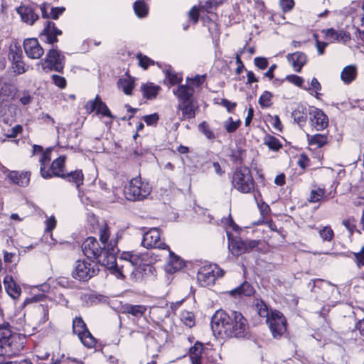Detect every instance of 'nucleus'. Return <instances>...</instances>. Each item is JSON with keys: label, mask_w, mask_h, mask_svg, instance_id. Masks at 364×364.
<instances>
[{"label": "nucleus", "mask_w": 364, "mask_h": 364, "mask_svg": "<svg viewBox=\"0 0 364 364\" xmlns=\"http://www.w3.org/2000/svg\"><path fill=\"white\" fill-rule=\"evenodd\" d=\"M109 228L105 225L100 229V242L94 237H88L82 245V250L88 259L105 267L117 279H122L124 277L123 270L117 263V255L119 252L118 239L122 234L118 232L116 237L109 241Z\"/></svg>", "instance_id": "1"}, {"label": "nucleus", "mask_w": 364, "mask_h": 364, "mask_svg": "<svg viewBox=\"0 0 364 364\" xmlns=\"http://www.w3.org/2000/svg\"><path fill=\"white\" fill-rule=\"evenodd\" d=\"M25 337L14 333L9 322L0 320V355L11 357L17 355L24 347Z\"/></svg>", "instance_id": "2"}, {"label": "nucleus", "mask_w": 364, "mask_h": 364, "mask_svg": "<svg viewBox=\"0 0 364 364\" xmlns=\"http://www.w3.org/2000/svg\"><path fill=\"white\" fill-rule=\"evenodd\" d=\"M151 192V186L140 176L132 178L124 188L125 198L130 201H141Z\"/></svg>", "instance_id": "3"}, {"label": "nucleus", "mask_w": 364, "mask_h": 364, "mask_svg": "<svg viewBox=\"0 0 364 364\" xmlns=\"http://www.w3.org/2000/svg\"><path fill=\"white\" fill-rule=\"evenodd\" d=\"M231 182L232 187L242 193H250L255 189L252 172L246 166H240L235 169Z\"/></svg>", "instance_id": "4"}, {"label": "nucleus", "mask_w": 364, "mask_h": 364, "mask_svg": "<svg viewBox=\"0 0 364 364\" xmlns=\"http://www.w3.org/2000/svg\"><path fill=\"white\" fill-rule=\"evenodd\" d=\"M228 338H245L248 333V323L244 316L239 311H230Z\"/></svg>", "instance_id": "5"}, {"label": "nucleus", "mask_w": 364, "mask_h": 364, "mask_svg": "<svg viewBox=\"0 0 364 364\" xmlns=\"http://www.w3.org/2000/svg\"><path fill=\"white\" fill-rule=\"evenodd\" d=\"M230 311L218 310L212 316L211 328L215 335L228 337V328L231 321Z\"/></svg>", "instance_id": "6"}, {"label": "nucleus", "mask_w": 364, "mask_h": 364, "mask_svg": "<svg viewBox=\"0 0 364 364\" xmlns=\"http://www.w3.org/2000/svg\"><path fill=\"white\" fill-rule=\"evenodd\" d=\"M99 269L96 264L87 262L85 259L77 260L72 272L74 279L85 282L97 274Z\"/></svg>", "instance_id": "7"}, {"label": "nucleus", "mask_w": 364, "mask_h": 364, "mask_svg": "<svg viewBox=\"0 0 364 364\" xmlns=\"http://www.w3.org/2000/svg\"><path fill=\"white\" fill-rule=\"evenodd\" d=\"M73 331L78 336L84 346L87 348H92L95 346L97 341L91 334L81 317H76L73 319Z\"/></svg>", "instance_id": "8"}, {"label": "nucleus", "mask_w": 364, "mask_h": 364, "mask_svg": "<svg viewBox=\"0 0 364 364\" xmlns=\"http://www.w3.org/2000/svg\"><path fill=\"white\" fill-rule=\"evenodd\" d=\"M65 56L60 50L53 48L49 50L46 58L43 60L42 67L46 71H55L63 73L64 68Z\"/></svg>", "instance_id": "9"}, {"label": "nucleus", "mask_w": 364, "mask_h": 364, "mask_svg": "<svg viewBox=\"0 0 364 364\" xmlns=\"http://www.w3.org/2000/svg\"><path fill=\"white\" fill-rule=\"evenodd\" d=\"M274 338H280L287 331V320L279 311L271 310L266 319Z\"/></svg>", "instance_id": "10"}, {"label": "nucleus", "mask_w": 364, "mask_h": 364, "mask_svg": "<svg viewBox=\"0 0 364 364\" xmlns=\"http://www.w3.org/2000/svg\"><path fill=\"white\" fill-rule=\"evenodd\" d=\"M224 271L216 265H208L201 267L198 272V281L203 287H209L214 284L217 277H221Z\"/></svg>", "instance_id": "11"}, {"label": "nucleus", "mask_w": 364, "mask_h": 364, "mask_svg": "<svg viewBox=\"0 0 364 364\" xmlns=\"http://www.w3.org/2000/svg\"><path fill=\"white\" fill-rule=\"evenodd\" d=\"M141 245L147 249L159 248L166 250L168 248V245L161 240V233L157 228H151L144 233Z\"/></svg>", "instance_id": "12"}, {"label": "nucleus", "mask_w": 364, "mask_h": 364, "mask_svg": "<svg viewBox=\"0 0 364 364\" xmlns=\"http://www.w3.org/2000/svg\"><path fill=\"white\" fill-rule=\"evenodd\" d=\"M85 109L89 114L96 110L97 114H101L104 117H107L111 119L115 118V117L112 115L107 105L102 101L99 95H96L94 100L87 102L85 105Z\"/></svg>", "instance_id": "13"}, {"label": "nucleus", "mask_w": 364, "mask_h": 364, "mask_svg": "<svg viewBox=\"0 0 364 364\" xmlns=\"http://www.w3.org/2000/svg\"><path fill=\"white\" fill-rule=\"evenodd\" d=\"M60 35L62 31L55 26V23L48 21L40 34V38L47 43L53 44L58 41L57 36Z\"/></svg>", "instance_id": "14"}, {"label": "nucleus", "mask_w": 364, "mask_h": 364, "mask_svg": "<svg viewBox=\"0 0 364 364\" xmlns=\"http://www.w3.org/2000/svg\"><path fill=\"white\" fill-rule=\"evenodd\" d=\"M23 48L26 55L31 59H39L44 53L36 38H28L23 42Z\"/></svg>", "instance_id": "15"}, {"label": "nucleus", "mask_w": 364, "mask_h": 364, "mask_svg": "<svg viewBox=\"0 0 364 364\" xmlns=\"http://www.w3.org/2000/svg\"><path fill=\"white\" fill-rule=\"evenodd\" d=\"M65 156H60L58 158L55 159L46 170V172H47L50 176L44 178L48 179L51 178L53 177H64L65 173Z\"/></svg>", "instance_id": "16"}, {"label": "nucleus", "mask_w": 364, "mask_h": 364, "mask_svg": "<svg viewBox=\"0 0 364 364\" xmlns=\"http://www.w3.org/2000/svg\"><path fill=\"white\" fill-rule=\"evenodd\" d=\"M309 114L311 125L316 130H323L327 127L328 124V118L321 109L315 108Z\"/></svg>", "instance_id": "17"}, {"label": "nucleus", "mask_w": 364, "mask_h": 364, "mask_svg": "<svg viewBox=\"0 0 364 364\" xmlns=\"http://www.w3.org/2000/svg\"><path fill=\"white\" fill-rule=\"evenodd\" d=\"M198 109V103L193 100L186 102H181L178 105V109L181 110L182 112L181 120L194 118Z\"/></svg>", "instance_id": "18"}, {"label": "nucleus", "mask_w": 364, "mask_h": 364, "mask_svg": "<svg viewBox=\"0 0 364 364\" xmlns=\"http://www.w3.org/2000/svg\"><path fill=\"white\" fill-rule=\"evenodd\" d=\"M166 250L168 252L169 258L167 264L165 265V270L168 273L173 274L181 269L184 267L185 264L183 259L176 255L168 247Z\"/></svg>", "instance_id": "19"}, {"label": "nucleus", "mask_w": 364, "mask_h": 364, "mask_svg": "<svg viewBox=\"0 0 364 364\" xmlns=\"http://www.w3.org/2000/svg\"><path fill=\"white\" fill-rule=\"evenodd\" d=\"M288 62L292 65L294 70L300 73L302 68L306 65L307 58L302 52L289 53L287 56Z\"/></svg>", "instance_id": "20"}, {"label": "nucleus", "mask_w": 364, "mask_h": 364, "mask_svg": "<svg viewBox=\"0 0 364 364\" xmlns=\"http://www.w3.org/2000/svg\"><path fill=\"white\" fill-rule=\"evenodd\" d=\"M17 13L21 16L22 21L29 25H33L38 19V15L35 13L30 6L22 5L17 9Z\"/></svg>", "instance_id": "21"}, {"label": "nucleus", "mask_w": 364, "mask_h": 364, "mask_svg": "<svg viewBox=\"0 0 364 364\" xmlns=\"http://www.w3.org/2000/svg\"><path fill=\"white\" fill-rule=\"evenodd\" d=\"M173 92L181 102H186L193 100L194 89L187 85H181L176 89L173 90Z\"/></svg>", "instance_id": "22"}, {"label": "nucleus", "mask_w": 364, "mask_h": 364, "mask_svg": "<svg viewBox=\"0 0 364 364\" xmlns=\"http://www.w3.org/2000/svg\"><path fill=\"white\" fill-rule=\"evenodd\" d=\"M4 284L7 294L14 299H18L21 294V288L18 285L13 277L6 275L4 279Z\"/></svg>", "instance_id": "23"}, {"label": "nucleus", "mask_w": 364, "mask_h": 364, "mask_svg": "<svg viewBox=\"0 0 364 364\" xmlns=\"http://www.w3.org/2000/svg\"><path fill=\"white\" fill-rule=\"evenodd\" d=\"M254 287L247 282H244L237 287L230 291V295L233 297L251 296L255 294Z\"/></svg>", "instance_id": "24"}, {"label": "nucleus", "mask_w": 364, "mask_h": 364, "mask_svg": "<svg viewBox=\"0 0 364 364\" xmlns=\"http://www.w3.org/2000/svg\"><path fill=\"white\" fill-rule=\"evenodd\" d=\"M146 311V306L144 305H134L125 304L122 306V313L124 314L132 315L136 318L143 316Z\"/></svg>", "instance_id": "25"}, {"label": "nucleus", "mask_w": 364, "mask_h": 364, "mask_svg": "<svg viewBox=\"0 0 364 364\" xmlns=\"http://www.w3.org/2000/svg\"><path fill=\"white\" fill-rule=\"evenodd\" d=\"M9 177L14 183L26 187L29 184L31 173L29 171L22 173L13 171L9 174Z\"/></svg>", "instance_id": "26"}, {"label": "nucleus", "mask_w": 364, "mask_h": 364, "mask_svg": "<svg viewBox=\"0 0 364 364\" xmlns=\"http://www.w3.org/2000/svg\"><path fill=\"white\" fill-rule=\"evenodd\" d=\"M357 76V68L354 65L346 66L341 73V78L345 84L352 82Z\"/></svg>", "instance_id": "27"}, {"label": "nucleus", "mask_w": 364, "mask_h": 364, "mask_svg": "<svg viewBox=\"0 0 364 364\" xmlns=\"http://www.w3.org/2000/svg\"><path fill=\"white\" fill-rule=\"evenodd\" d=\"M70 183H73L78 188L83 184L84 176L82 170H75L69 173H65L64 177H62Z\"/></svg>", "instance_id": "28"}, {"label": "nucleus", "mask_w": 364, "mask_h": 364, "mask_svg": "<svg viewBox=\"0 0 364 364\" xmlns=\"http://www.w3.org/2000/svg\"><path fill=\"white\" fill-rule=\"evenodd\" d=\"M50 154L51 150L48 149L43 153H41L40 156V173L43 178H46L50 176L47 172H46V170L50 165V161L51 159Z\"/></svg>", "instance_id": "29"}, {"label": "nucleus", "mask_w": 364, "mask_h": 364, "mask_svg": "<svg viewBox=\"0 0 364 364\" xmlns=\"http://www.w3.org/2000/svg\"><path fill=\"white\" fill-rule=\"evenodd\" d=\"M229 250L235 256H238L247 252L245 242L240 239L229 240Z\"/></svg>", "instance_id": "30"}, {"label": "nucleus", "mask_w": 364, "mask_h": 364, "mask_svg": "<svg viewBox=\"0 0 364 364\" xmlns=\"http://www.w3.org/2000/svg\"><path fill=\"white\" fill-rule=\"evenodd\" d=\"M291 116L295 122L300 127L303 126L307 119L306 108L302 105H298L296 108L293 110Z\"/></svg>", "instance_id": "31"}, {"label": "nucleus", "mask_w": 364, "mask_h": 364, "mask_svg": "<svg viewBox=\"0 0 364 364\" xmlns=\"http://www.w3.org/2000/svg\"><path fill=\"white\" fill-rule=\"evenodd\" d=\"M161 87L158 85H154L153 83H146L141 86L144 97L147 100H151L156 97Z\"/></svg>", "instance_id": "32"}, {"label": "nucleus", "mask_w": 364, "mask_h": 364, "mask_svg": "<svg viewBox=\"0 0 364 364\" xmlns=\"http://www.w3.org/2000/svg\"><path fill=\"white\" fill-rule=\"evenodd\" d=\"M117 86L125 95H131L134 87V79L130 77L119 78L117 82Z\"/></svg>", "instance_id": "33"}, {"label": "nucleus", "mask_w": 364, "mask_h": 364, "mask_svg": "<svg viewBox=\"0 0 364 364\" xmlns=\"http://www.w3.org/2000/svg\"><path fill=\"white\" fill-rule=\"evenodd\" d=\"M263 144L272 151H278L282 147L279 139L271 134H266L264 136Z\"/></svg>", "instance_id": "34"}, {"label": "nucleus", "mask_w": 364, "mask_h": 364, "mask_svg": "<svg viewBox=\"0 0 364 364\" xmlns=\"http://www.w3.org/2000/svg\"><path fill=\"white\" fill-rule=\"evenodd\" d=\"M133 9L135 14L139 18H144L147 16L149 7L144 0H137L134 3Z\"/></svg>", "instance_id": "35"}, {"label": "nucleus", "mask_w": 364, "mask_h": 364, "mask_svg": "<svg viewBox=\"0 0 364 364\" xmlns=\"http://www.w3.org/2000/svg\"><path fill=\"white\" fill-rule=\"evenodd\" d=\"M150 314L159 321H163L169 316V311L164 307L152 306L150 309Z\"/></svg>", "instance_id": "36"}, {"label": "nucleus", "mask_w": 364, "mask_h": 364, "mask_svg": "<svg viewBox=\"0 0 364 364\" xmlns=\"http://www.w3.org/2000/svg\"><path fill=\"white\" fill-rule=\"evenodd\" d=\"M180 318L182 323L188 328H192L196 324L195 316L191 311H181Z\"/></svg>", "instance_id": "37"}, {"label": "nucleus", "mask_w": 364, "mask_h": 364, "mask_svg": "<svg viewBox=\"0 0 364 364\" xmlns=\"http://www.w3.org/2000/svg\"><path fill=\"white\" fill-rule=\"evenodd\" d=\"M12 95L11 86L6 82H0V103L6 101Z\"/></svg>", "instance_id": "38"}, {"label": "nucleus", "mask_w": 364, "mask_h": 364, "mask_svg": "<svg viewBox=\"0 0 364 364\" xmlns=\"http://www.w3.org/2000/svg\"><path fill=\"white\" fill-rule=\"evenodd\" d=\"M198 130L209 140H213L215 134L207 122L203 121L198 124Z\"/></svg>", "instance_id": "39"}, {"label": "nucleus", "mask_w": 364, "mask_h": 364, "mask_svg": "<svg viewBox=\"0 0 364 364\" xmlns=\"http://www.w3.org/2000/svg\"><path fill=\"white\" fill-rule=\"evenodd\" d=\"M240 125L241 121L240 119L234 121L231 117L225 120L223 123L224 128L228 133L235 132Z\"/></svg>", "instance_id": "40"}, {"label": "nucleus", "mask_w": 364, "mask_h": 364, "mask_svg": "<svg viewBox=\"0 0 364 364\" xmlns=\"http://www.w3.org/2000/svg\"><path fill=\"white\" fill-rule=\"evenodd\" d=\"M327 136L324 134H317L312 135L309 139V142L311 145H316L318 147H322L327 144Z\"/></svg>", "instance_id": "41"}, {"label": "nucleus", "mask_w": 364, "mask_h": 364, "mask_svg": "<svg viewBox=\"0 0 364 364\" xmlns=\"http://www.w3.org/2000/svg\"><path fill=\"white\" fill-rule=\"evenodd\" d=\"M203 349V345L200 342L197 341L193 346L189 349V353L191 360L194 357L198 360H200V355Z\"/></svg>", "instance_id": "42"}, {"label": "nucleus", "mask_w": 364, "mask_h": 364, "mask_svg": "<svg viewBox=\"0 0 364 364\" xmlns=\"http://www.w3.org/2000/svg\"><path fill=\"white\" fill-rule=\"evenodd\" d=\"M224 0H206L205 4L200 6L201 9L205 10L207 13H212L220 6Z\"/></svg>", "instance_id": "43"}, {"label": "nucleus", "mask_w": 364, "mask_h": 364, "mask_svg": "<svg viewBox=\"0 0 364 364\" xmlns=\"http://www.w3.org/2000/svg\"><path fill=\"white\" fill-rule=\"evenodd\" d=\"M272 94L264 91L259 98V104L262 108H267L272 105Z\"/></svg>", "instance_id": "44"}, {"label": "nucleus", "mask_w": 364, "mask_h": 364, "mask_svg": "<svg viewBox=\"0 0 364 364\" xmlns=\"http://www.w3.org/2000/svg\"><path fill=\"white\" fill-rule=\"evenodd\" d=\"M319 235L323 241L331 242L334 237V232L330 226H325L319 230Z\"/></svg>", "instance_id": "45"}, {"label": "nucleus", "mask_w": 364, "mask_h": 364, "mask_svg": "<svg viewBox=\"0 0 364 364\" xmlns=\"http://www.w3.org/2000/svg\"><path fill=\"white\" fill-rule=\"evenodd\" d=\"M256 309L260 317L267 318L270 315L267 305L263 301H258L256 304Z\"/></svg>", "instance_id": "46"}, {"label": "nucleus", "mask_w": 364, "mask_h": 364, "mask_svg": "<svg viewBox=\"0 0 364 364\" xmlns=\"http://www.w3.org/2000/svg\"><path fill=\"white\" fill-rule=\"evenodd\" d=\"M325 194V189L321 188H318L316 189L312 190L310 193L309 201L311 203H316L320 201Z\"/></svg>", "instance_id": "47"}, {"label": "nucleus", "mask_w": 364, "mask_h": 364, "mask_svg": "<svg viewBox=\"0 0 364 364\" xmlns=\"http://www.w3.org/2000/svg\"><path fill=\"white\" fill-rule=\"evenodd\" d=\"M136 58L139 60V65L144 69H147L150 65H154V61L141 53L136 55Z\"/></svg>", "instance_id": "48"}, {"label": "nucleus", "mask_w": 364, "mask_h": 364, "mask_svg": "<svg viewBox=\"0 0 364 364\" xmlns=\"http://www.w3.org/2000/svg\"><path fill=\"white\" fill-rule=\"evenodd\" d=\"M166 78L168 80V82L171 85H175L180 83L182 80V77L176 73L175 71L171 70H168L166 72Z\"/></svg>", "instance_id": "49"}, {"label": "nucleus", "mask_w": 364, "mask_h": 364, "mask_svg": "<svg viewBox=\"0 0 364 364\" xmlns=\"http://www.w3.org/2000/svg\"><path fill=\"white\" fill-rule=\"evenodd\" d=\"M22 58V50L17 46H11L9 53V58L11 60H21Z\"/></svg>", "instance_id": "50"}, {"label": "nucleus", "mask_w": 364, "mask_h": 364, "mask_svg": "<svg viewBox=\"0 0 364 364\" xmlns=\"http://www.w3.org/2000/svg\"><path fill=\"white\" fill-rule=\"evenodd\" d=\"M245 151L240 148H236L231 150L230 159L235 163H242V154Z\"/></svg>", "instance_id": "51"}, {"label": "nucleus", "mask_w": 364, "mask_h": 364, "mask_svg": "<svg viewBox=\"0 0 364 364\" xmlns=\"http://www.w3.org/2000/svg\"><path fill=\"white\" fill-rule=\"evenodd\" d=\"M143 119L148 126H156L159 119V117L158 114L154 113L144 116Z\"/></svg>", "instance_id": "52"}, {"label": "nucleus", "mask_w": 364, "mask_h": 364, "mask_svg": "<svg viewBox=\"0 0 364 364\" xmlns=\"http://www.w3.org/2000/svg\"><path fill=\"white\" fill-rule=\"evenodd\" d=\"M13 63V69L14 73L17 75L22 74L26 72L25 65L23 62L21 60H14Z\"/></svg>", "instance_id": "53"}, {"label": "nucleus", "mask_w": 364, "mask_h": 364, "mask_svg": "<svg viewBox=\"0 0 364 364\" xmlns=\"http://www.w3.org/2000/svg\"><path fill=\"white\" fill-rule=\"evenodd\" d=\"M52 80L53 83L60 89L65 88L67 85L66 80L64 77L58 75H52Z\"/></svg>", "instance_id": "54"}, {"label": "nucleus", "mask_w": 364, "mask_h": 364, "mask_svg": "<svg viewBox=\"0 0 364 364\" xmlns=\"http://www.w3.org/2000/svg\"><path fill=\"white\" fill-rule=\"evenodd\" d=\"M306 90H315L316 91V97H318V91L321 90V85L316 77H313L311 79L310 86L309 87H303Z\"/></svg>", "instance_id": "55"}, {"label": "nucleus", "mask_w": 364, "mask_h": 364, "mask_svg": "<svg viewBox=\"0 0 364 364\" xmlns=\"http://www.w3.org/2000/svg\"><path fill=\"white\" fill-rule=\"evenodd\" d=\"M343 225L346 228L347 230L353 234L354 230L356 229V221L354 218H350L343 220Z\"/></svg>", "instance_id": "56"}, {"label": "nucleus", "mask_w": 364, "mask_h": 364, "mask_svg": "<svg viewBox=\"0 0 364 364\" xmlns=\"http://www.w3.org/2000/svg\"><path fill=\"white\" fill-rule=\"evenodd\" d=\"M286 79L293 83L294 85L299 87H304L303 83H304V79L298 75H289L286 77Z\"/></svg>", "instance_id": "57"}, {"label": "nucleus", "mask_w": 364, "mask_h": 364, "mask_svg": "<svg viewBox=\"0 0 364 364\" xmlns=\"http://www.w3.org/2000/svg\"><path fill=\"white\" fill-rule=\"evenodd\" d=\"M254 63L256 67L260 70H264L268 67L269 62L266 58L256 57L254 59Z\"/></svg>", "instance_id": "58"}, {"label": "nucleus", "mask_w": 364, "mask_h": 364, "mask_svg": "<svg viewBox=\"0 0 364 364\" xmlns=\"http://www.w3.org/2000/svg\"><path fill=\"white\" fill-rule=\"evenodd\" d=\"M337 31H338L331 28L323 30L322 33L325 34V36L327 39H328L329 41H331V43H333L336 41L337 40Z\"/></svg>", "instance_id": "59"}, {"label": "nucleus", "mask_w": 364, "mask_h": 364, "mask_svg": "<svg viewBox=\"0 0 364 364\" xmlns=\"http://www.w3.org/2000/svg\"><path fill=\"white\" fill-rule=\"evenodd\" d=\"M314 38L316 41V47L318 55L324 54L325 48L327 47L328 43L318 41L317 34H314Z\"/></svg>", "instance_id": "60"}, {"label": "nucleus", "mask_w": 364, "mask_h": 364, "mask_svg": "<svg viewBox=\"0 0 364 364\" xmlns=\"http://www.w3.org/2000/svg\"><path fill=\"white\" fill-rule=\"evenodd\" d=\"M279 5L284 12L289 11L294 6V0H280Z\"/></svg>", "instance_id": "61"}, {"label": "nucleus", "mask_w": 364, "mask_h": 364, "mask_svg": "<svg viewBox=\"0 0 364 364\" xmlns=\"http://www.w3.org/2000/svg\"><path fill=\"white\" fill-rule=\"evenodd\" d=\"M356 264L358 267L364 265V247H362L360 252L353 253Z\"/></svg>", "instance_id": "62"}, {"label": "nucleus", "mask_w": 364, "mask_h": 364, "mask_svg": "<svg viewBox=\"0 0 364 364\" xmlns=\"http://www.w3.org/2000/svg\"><path fill=\"white\" fill-rule=\"evenodd\" d=\"M205 77H206L205 75H196L193 78L188 77L187 81L190 80V81H191V82L193 85L198 87L204 82Z\"/></svg>", "instance_id": "63"}, {"label": "nucleus", "mask_w": 364, "mask_h": 364, "mask_svg": "<svg viewBox=\"0 0 364 364\" xmlns=\"http://www.w3.org/2000/svg\"><path fill=\"white\" fill-rule=\"evenodd\" d=\"M33 97L31 96L28 91H24L22 96L20 97L19 101L23 105H27L31 102Z\"/></svg>", "instance_id": "64"}]
</instances>
